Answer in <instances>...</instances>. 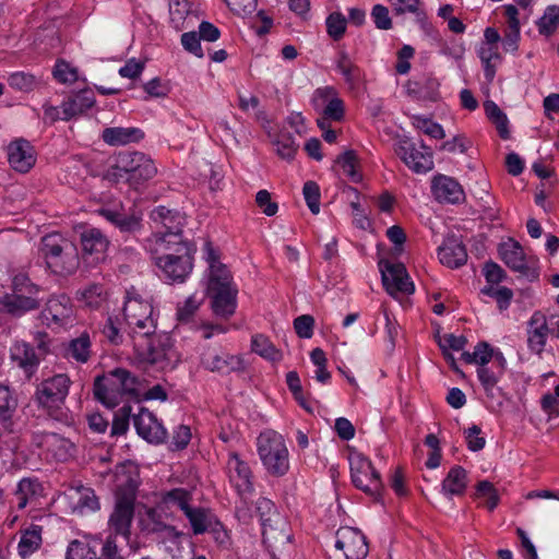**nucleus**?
<instances>
[{"label": "nucleus", "instance_id": "nucleus-1", "mask_svg": "<svg viewBox=\"0 0 559 559\" xmlns=\"http://www.w3.org/2000/svg\"><path fill=\"white\" fill-rule=\"evenodd\" d=\"M205 251L210 264L207 295L212 299L211 307L217 317L227 319L235 313L237 289L233 285L229 271L218 261L210 242L205 243Z\"/></svg>", "mask_w": 559, "mask_h": 559}, {"label": "nucleus", "instance_id": "nucleus-2", "mask_svg": "<svg viewBox=\"0 0 559 559\" xmlns=\"http://www.w3.org/2000/svg\"><path fill=\"white\" fill-rule=\"evenodd\" d=\"M152 259L164 277L173 283H182L193 267L192 248L188 242H165L162 238L155 240V246H148Z\"/></svg>", "mask_w": 559, "mask_h": 559}, {"label": "nucleus", "instance_id": "nucleus-3", "mask_svg": "<svg viewBox=\"0 0 559 559\" xmlns=\"http://www.w3.org/2000/svg\"><path fill=\"white\" fill-rule=\"evenodd\" d=\"M139 362L159 371L174 370L180 362V355L167 333L153 332L133 341Z\"/></svg>", "mask_w": 559, "mask_h": 559}, {"label": "nucleus", "instance_id": "nucleus-4", "mask_svg": "<svg viewBox=\"0 0 559 559\" xmlns=\"http://www.w3.org/2000/svg\"><path fill=\"white\" fill-rule=\"evenodd\" d=\"M41 252L48 269L61 276L73 274L80 265L76 246L58 234L41 239Z\"/></svg>", "mask_w": 559, "mask_h": 559}, {"label": "nucleus", "instance_id": "nucleus-5", "mask_svg": "<svg viewBox=\"0 0 559 559\" xmlns=\"http://www.w3.org/2000/svg\"><path fill=\"white\" fill-rule=\"evenodd\" d=\"M257 451L270 475L281 477L289 471V452L284 437L277 431H262L257 438Z\"/></svg>", "mask_w": 559, "mask_h": 559}, {"label": "nucleus", "instance_id": "nucleus-6", "mask_svg": "<svg viewBox=\"0 0 559 559\" xmlns=\"http://www.w3.org/2000/svg\"><path fill=\"white\" fill-rule=\"evenodd\" d=\"M136 488L138 481L131 477L118 485L114 510L108 519L109 533L121 535L123 538L131 537Z\"/></svg>", "mask_w": 559, "mask_h": 559}, {"label": "nucleus", "instance_id": "nucleus-7", "mask_svg": "<svg viewBox=\"0 0 559 559\" xmlns=\"http://www.w3.org/2000/svg\"><path fill=\"white\" fill-rule=\"evenodd\" d=\"M257 510L260 514L263 543L274 555V549H278L290 542L288 524L285 518L277 512L274 503L266 498L258 500Z\"/></svg>", "mask_w": 559, "mask_h": 559}, {"label": "nucleus", "instance_id": "nucleus-8", "mask_svg": "<svg viewBox=\"0 0 559 559\" xmlns=\"http://www.w3.org/2000/svg\"><path fill=\"white\" fill-rule=\"evenodd\" d=\"M257 510L260 514L263 543L274 555V549H278L290 542L288 524L285 518L277 512L274 503L266 498L258 500Z\"/></svg>", "mask_w": 559, "mask_h": 559}, {"label": "nucleus", "instance_id": "nucleus-9", "mask_svg": "<svg viewBox=\"0 0 559 559\" xmlns=\"http://www.w3.org/2000/svg\"><path fill=\"white\" fill-rule=\"evenodd\" d=\"M152 314L153 307L147 300L128 295L124 301L123 316L132 342L155 332L156 323Z\"/></svg>", "mask_w": 559, "mask_h": 559}, {"label": "nucleus", "instance_id": "nucleus-10", "mask_svg": "<svg viewBox=\"0 0 559 559\" xmlns=\"http://www.w3.org/2000/svg\"><path fill=\"white\" fill-rule=\"evenodd\" d=\"M350 475L354 486L380 501L384 486L371 461L359 452L349 455Z\"/></svg>", "mask_w": 559, "mask_h": 559}, {"label": "nucleus", "instance_id": "nucleus-11", "mask_svg": "<svg viewBox=\"0 0 559 559\" xmlns=\"http://www.w3.org/2000/svg\"><path fill=\"white\" fill-rule=\"evenodd\" d=\"M395 153L409 169L417 174H424L433 168L432 152L423 142L417 146L411 139L401 138L395 143Z\"/></svg>", "mask_w": 559, "mask_h": 559}, {"label": "nucleus", "instance_id": "nucleus-12", "mask_svg": "<svg viewBox=\"0 0 559 559\" xmlns=\"http://www.w3.org/2000/svg\"><path fill=\"white\" fill-rule=\"evenodd\" d=\"M499 255L508 267L521 275L527 277L530 281L538 278L537 261L526 259L521 245L509 239L499 246Z\"/></svg>", "mask_w": 559, "mask_h": 559}, {"label": "nucleus", "instance_id": "nucleus-13", "mask_svg": "<svg viewBox=\"0 0 559 559\" xmlns=\"http://www.w3.org/2000/svg\"><path fill=\"white\" fill-rule=\"evenodd\" d=\"M151 218L154 223L159 224L165 230L155 233L146 240V247L155 246V240L162 238L165 242L182 241V222L183 217L165 206H157L151 212Z\"/></svg>", "mask_w": 559, "mask_h": 559}, {"label": "nucleus", "instance_id": "nucleus-14", "mask_svg": "<svg viewBox=\"0 0 559 559\" xmlns=\"http://www.w3.org/2000/svg\"><path fill=\"white\" fill-rule=\"evenodd\" d=\"M37 349L39 354L35 352L31 344L23 341H16L10 347V359L12 364L24 372L26 379H31L37 371L40 362V355L48 353L46 342H38Z\"/></svg>", "mask_w": 559, "mask_h": 559}, {"label": "nucleus", "instance_id": "nucleus-15", "mask_svg": "<svg viewBox=\"0 0 559 559\" xmlns=\"http://www.w3.org/2000/svg\"><path fill=\"white\" fill-rule=\"evenodd\" d=\"M379 266L383 285L391 296L395 297L397 294L409 295L414 293V284L411 282L403 263L381 261Z\"/></svg>", "mask_w": 559, "mask_h": 559}, {"label": "nucleus", "instance_id": "nucleus-16", "mask_svg": "<svg viewBox=\"0 0 559 559\" xmlns=\"http://www.w3.org/2000/svg\"><path fill=\"white\" fill-rule=\"evenodd\" d=\"M335 547L344 551L346 559H365L369 554L366 536L358 528L343 526L336 531Z\"/></svg>", "mask_w": 559, "mask_h": 559}, {"label": "nucleus", "instance_id": "nucleus-17", "mask_svg": "<svg viewBox=\"0 0 559 559\" xmlns=\"http://www.w3.org/2000/svg\"><path fill=\"white\" fill-rule=\"evenodd\" d=\"M201 364L205 369L222 374L242 371L245 369L243 360L240 356L230 355L215 347H207L203 352Z\"/></svg>", "mask_w": 559, "mask_h": 559}, {"label": "nucleus", "instance_id": "nucleus-18", "mask_svg": "<svg viewBox=\"0 0 559 559\" xmlns=\"http://www.w3.org/2000/svg\"><path fill=\"white\" fill-rule=\"evenodd\" d=\"M132 418L136 432L143 439L152 443H163L166 440V429L147 408L140 407Z\"/></svg>", "mask_w": 559, "mask_h": 559}, {"label": "nucleus", "instance_id": "nucleus-19", "mask_svg": "<svg viewBox=\"0 0 559 559\" xmlns=\"http://www.w3.org/2000/svg\"><path fill=\"white\" fill-rule=\"evenodd\" d=\"M227 469L231 484L241 497L253 492L251 468L236 452L229 453Z\"/></svg>", "mask_w": 559, "mask_h": 559}, {"label": "nucleus", "instance_id": "nucleus-20", "mask_svg": "<svg viewBox=\"0 0 559 559\" xmlns=\"http://www.w3.org/2000/svg\"><path fill=\"white\" fill-rule=\"evenodd\" d=\"M94 397L108 408H114L120 403L123 396L115 369L106 376H98L94 381Z\"/></svg>", "mask_w": 559, "mask_h": 559}, {"label": "nucleus", "instance_id": "nucleus-21", "mask_svg": "<svg viewBox=\"0 0 559 559\" xmlns=\"http://www.w3.org/2000/svg\"><path fill=\"white\" fill-rule=\"evenodd\" d=\"M10 166L21 173H28L36 163L34 146L25 139H16L8 145Z\"/></svg>", "mask_w": 559, "mask_h": 559}, {"label": "nucleus", "instance_id": "nucleus-22", "mask_svg": "<svg viewBox=\"0 0 559 559\" xmlns=\"http://www.w3.org/2000/svg\"><path fill=\"white\" fill-rule=\"evenodd\" d=\"M431 190L436 200L441 203L459 204L465 199L464 190L459 181L445 175L433 177Z\"/></svg>", "mask_w": 559, "mask_h": 559}, {"label": "nucleus", "instance_id": "nucleus-23", "mask_svg": "<svg viewBox=\"0 0 559 559\" xmlns=\"http://www.w3.org/2000/svg\"><path fill=\"white\" fill-rule=\"evenodd\" d=\"M99 214L122 233H133L141 226V217L133 212H127L122 204L115 207H103L99 210Z\"/></svg>", "mask_w": 559, "mask_h": 559}, {"label": "nucleus", "instance_id": "nucleus-24", "mask_svg": "<svg viewBox=\"0 0 559 559\" xmlns=\"http://www.w3.org/2000/svg\"><path fill=\"white\" fill-rule=\"evenodd\" d=\"M438 257L440 262L450 269H457L467 261L466 248L455 236L443 241L438 248Z\"/></svg>", "mask_w": 559, "mask_h": 559}, {"label": "nucleus", "instance_id": "nucleus-25", "mask_svg": "<svg viewBox=\"0 0 559 559\" xmlns=\"http://www.w3.org/2000/svg\"><path fill=\"white\" fill-rule=\"evenodd\" d=\"M70 379L60 373L45 380L40 388V402L43 404L63 402L69 393Z\"/></svg>", "mask_w": 559, "mask_h": 559}, {"label": "nucleus", "instance_id": "nucleus-26", "mask_svg": "<svg viewBox=\"0 0 559 559\" xmlns=\"http://www.w3.org/2000/svg\"><path fill=\"white\" fill-rule=\"evenodd\" d=\"M549 333L548 322L544 314L534 312L528 321L527 344L532 352L540 354L546 345Z\"/></svg>", "mask_w": 559, "mask_h": 559}, {"label": "nucleus", "instance_id": "nucleus-27", "mask_svg": "<svg viewBox=\"0 0 559 559\" xmlns=\"http://www.w3.org/2000/svg\"><path fill=\"white\" fill-rule=\"evenodd\" d=\"M39 307V301L32 295L7 294L0 298V309L14 317H21L25 312Z\"/></svg>", "mask_w": 559, "mask_h": 559}, {"label": "nucleus", "instance_id": "nucleus-28", "mask_svg": "<svg viewBox=\"0 0 559 559\" xmlns=\"http://www.w3.org/2000/svg\"><path fill=\"white\" fill-rule=\"evenodd\" d=\"M144 138V132L135 127H110L103 130V141L111 146L138 143Z\"/></svg>", "mask_w": 559, "mask_h": 559}, {"label": "nucleus", "instance_id": "nucleus-29", "mask_svg": "<svg viewBox=\"0 0 559 559\" xmlns=\"http://www.w3.org/2000/svg\"><path fill=\"white\" fill-rule=\"evenodd\" d=\"M93 91L83 90L61 105L62 120H70L73 117L84 114L95 105Z\"/></svg>", "mask_w": 559, "mask_h": 559}, {"label": "nucleus", "instance_id": "nucleus-30", "mask_svg": "<svg viewBox=\"0 0 559 559\" xmlns=\"http://www.w3.org/2000/svg\"><path fill=\"white\" fill-rule=\"evenodd\" d=\"M192 500V495L185 488H174L158 493L157 508L164 512L177 508L185 512Z\"/></svg>", "mask_w": 559, "mask_h": 559}, {"label": "nucleus", "instance_id": "nucleus-31", "mask_svg": "<svg viewBox=\"0 0 559 559\" xmlns=\"http://www.w3.org/2000/svg\"><path fill=\"white\" fill-rule=\"evenodd\" d=\"M334 95L335 91L332 87L318 88L314 92L313 102H328L323 116L334 121H341L345 114L344 102Z\"/></svg>", "mask_w": 559, "mask_h": 559}, {"label": "nucleus", "instance_id": "nucleus-32", "mask_svg": "<svg viewBox=\"0 0 559 559\" xmlns=\"http://www.w3.org/2000/svg\"><path fill=\"white\" fill-rule=\"evenodd\" d=\"M467 488V472L460 465L453 466L441 484V491L447 497L463 496Z\"/></svg>", "mask_w": 559, "mask_h": 559}, {"label": "nucleus", "instance_id": "nucleus-33", "mask_svg": "<svg viewBox=\"0 0 559 559\" xmlns=\"http://www.w3.org/2000/svg\"><path fill=\"white\" fill-rule=\"evenodd\" d=\"M46 320L61 324L72 314V306L69 297L66 295L52 296L48 299L43 312Z\"/></svg>", "mask_w": 559, "mask_h": 559}, {"label": "nucleus", "instance_id": "nucleus-34", "mask_svg": "<svg viewBox=\"0 0 559 559\" xmlns=\"http://www.w3.org/2000/svg\"><path fill=\"white\" fill-rule=\"evenodd\" d=\"M92 356V341L87 332L72 338L66 348V357L76 362L85 364Z\"/></svg>", "mask_w": 559, "mask_h": 559}, {"label": "nucleus", "instance_id": "nucleus-35", "mask_svg": "<svg viewBox=\"0 0 559 559\" xmlns=\"http://www.w3.org/2000/svg\"><path fill=\"white\" fill-rule=\"evenodd\" d=\"M130 538H123L121 535L108 533L103 542L100 549L102 559H127L128 544Z\"/></svg>", "mask_w": 559, "mask_h": 559}, {"label": "nucleus", "instance_id": "nucleus-36", "mask_svg": "<svg viewBox=\"0 0 559 559\" xmlns=\"http://www.w3.org/2000/svg\"><path fill=\"white\" fill-rule=\"evenodd\" d=\"M81 245L85 254H102L109 245L106 236L97 228H90L82 233Z\"/></svg>", "mask_w": 559, "mask_h": 559}, {"label": "nucleus", "instance_id": "nucleus-37", "mask_svg": "<svg viewBox=\"0 0 559 559\" xmlns=\"http://www.w3.org/2000/svg\"><path fill=\"white\" fill-rule=\"evenodd\" d=\"M72 499L75 500V504L73 507L74 511L78 510L80 513H84L86 511H97L100 508L99 500L95 495V491L88 487H79L73 491Z\"/></svg>", "mask_w": 559, "mask_h": 559}, {"label": "nucleus", "instance_id": "nucleus-38", "mask_svg": "<svg viewBox=\"0 0 559 559\" xmlns=\"http://www.w3.org/2000/svg\"><path fill=\"white\" fill-rule=\"evenodd\" d=\"M41 544V526L32 525L25 530L19 542V554L25 558L36 551Z\"/></svg>", "mask_w": 559, "mask_h": 559}, {"label": "nucleus", "instance_id": "nucleus-39", "mask_svg": "<svg viewBox=\"0 0 559 559\" xmlns=\"http://www.w3.org/2000/svg\"><path fill=\"white\" fill-rule=\"evenodd\" d=\"M19 405L17 396L9 385L0 383V423L11 421Z\"/></svg>", "mask_w": 559, "mask_h": 559}, {"label": "nucleus", "instance_id": "nucleus-40", "mask_svg": "<svg viewBox=\"0 0 559 559\" xmlns=\"http://www.w3.org/2000/svg\"><path fill=\"white\" fill-rule=\"evenodd\" d=\"M484 108L487 117L492 121V123H495L499 135L503 140H508L510 138V131L506 114L492 100H486L484 103Z\"/></svg>", "mask_w": 559, "mask_h": 559}, {"label": "nucleus", "instance_id": "nucleus-41", "mask_svg": "<svg viewBox=\"0 0 559 559\" xmlns=\"http://www.w3.org/2000/svg\"><path fill=\"white\" fill-rule=\"evenodd\" d=\"M538 33L546 37L551 36L559 27V7L548 5L544 14L536 22Z\"/></svg>", "mask_w": 559, "mask_h": 559}, {"label": "nucleus", "instance_id": "nucleus-42", "mask_svg": "<svg viewBox=\"0 0 559 559\" xmlns=\"http://www.w3.org/2000/svg\"><path fill=\"white\" fill-rule=\"evenodd\" d=\"M273 144L276 147L277 155L281 158L288 160L294 158L299 147V144L296 142L295 136L287 131H281L273 141Z\"/></svg>", "mask_w": 559, "mask_h": 559}, {"label": "nucleus", "instance_id": "nucleus-43", "mask_svg": "<svg viewBox=\"0 0 559 559\" xmlns=\"http://www.w3.org/2000/svg\"><path fill=\"white\" fill-rule=\"evenodd\" d=\"M344 174L348 177L352 182H360L362 179L361 174L357 170L358 157L354 150H347L336 158Z\"/></svg>", "mask_w": 559, "mask_h": 559}, {"label": "nucleus", "instance_id": "nucleus-44", "mask_svg": "<svg viewBox=\"0 0 559 559\" xmlns=\"http://www.w3.org/2000/svg\"><path fill=\"white\" fill-rule=\"evenodd\" d=\"M80 296L85 306L97 309L107 300V290L102 284H91L80 292Z\"/></svg>", "mask_w": 559, "mask_h": 559}, {"label": "nucleus", "instance_id": "nucleus-45", "mask_svg": "<svg viewBox=\"0 0 559 559\" xmlns=\"http://www.w3.org/2000/svg\"><path fill=\"white\" fill-rule=\"evenodd\" d=\"M183 513L189 520L195 535L203 534L212 524L209 512L203 508H191L189 506Z\"/></svg>", "mask_w": 559, "mask_h": 559}, {"label": "nucleus", "instance_id": "nucleus-46", "mask_svg": "<svg viewBox=\"0 0 559 559\" xmlns=\"http://www.w3.org/2000/svg\"><path fill=\"white\" fill-rule=\"evenodd\" d=\"M251 348L254 353L265 359L272 361H278L282 359L281 352L276 349L271 341L262 334H257L252 337Z\"/></svg>", "mask_w": 559, "mask_h": 559}, {"label": "nucleus", "instance_id": "nucleus-47", "mask_svg": "<svg viewBox=\"0 0 559 559\" xmlns=\"http://www.w3.org/2000/svg\"><path fill=\"white\" fill-rule=\"evenodd\" d=\"M141 152H122L118 155L115 169L119 173H124L130 181L134 170H136L138 162L141 160Z\"/></svg>", "mask_w": 559, "mask_h": 559}, {"label": "nucleus", "instance_id": "nucleus-48", "mask_svg": "<svg viewBox=\"0 0 559 559\" xmlns=\"http://www.w3.org/2000/svg\"><path fill=\"white\" fill-rule=\"evenodd\" d=\"M115 373L123 395L136 396L139 394L140 381L136 376L123 368H116Z\"/></svg>", "mask_w": 559, "mask_h": 559}, {"label": "nucleus", "instance_id": "nucleus-49", "mask_svg": "<svg viewBox=\"0 0 559 559\" xmlns=\"http://www.w3.org/2000/svg\"><path fill=\"white\" fill-rule=\"evenodd\" d=\"M66 559H102L88 544L78 539L72 540L66 554Z\"/></svg>", "mask_w": 559, "mask_h": 559}, {"label": "nucleus", "instance_id": "nucleus-50", "mask_svg": "<svg viewBox=\"0 0 559 559\" xmlns=\"http://www.w3.org/2000/svg\"><path fill=\"white\" fill-rule=\"evenodd\" d=\"M157 173L153 159L142 153L141 160L138 162L136 170L131 176V182H139L152 179Z\"/></svg>", "mask_w": 559, "mask_h": 559}, {"label": "nucleus", "instance_id": "nucleus-51", "mask_svg": "<svg viewBox=\"0 0 559 559\" xmlns=\"http://www.w3.org/2000/svg\"><path fill=\"white\" fill-rule=\"evenodd\" d=\"M502 374L503 373L497 370L493 366L486 365L477 369L478 379L481 385L484 386V390L486 391L487 395H492V390L497 385Z\"/></svg>", "mask_w": 559, "mask_h": 559}, {"label": "nucleus", "instance_id": "nucleus-52", "mask_svg": "<svg viewBox=\"0 0 559 559\" xmlns=\"http://www.w3.org/2000/svg\"><path fill=\"white\" fill-rule=\"evenodd\" d=\"M337 69L343 74L345 81L352 86L359 80L360 70L352 62L346 52H341L337 60Z\"/></svg>", "mask_w": 559, "mask_h": 559}, {"label": "nucleus", "instance_id": "nucleus-53", "mask_svg": "<svg viewBox=\"0 0 559 559\" xmlns=\"http://www.w3.org/2000/svg\"><path fill=\"white\" fill-rule=\"evenodd\" d=\"M475 498H485L489 511H492L499 503L498 491L488 480H481L476 485Z\"/></svg>", "mask_w": 559, "mask_h": 559}, {"label": "nucleus", "instance_id": "nucleus-54", "mask_svg": "<svg viewBox=\"0 0 559 559\" xmlns=\"http://www.w3.org/2000/svg\"><path fill=\"white\" fill-rule=\"evenodd\" d=\"M412 119L413 126L425 134L433 139H443L445 136L444 130L439 123L421 116H413Z\"/></svg>", "mask_w": 559, "mask_h": 559}, {"label": "nucleus", "instance_id": "nucleus-55", "mask_svg": "<svg viewBox=\"0 0 559 559\" xmlns=\"http://www.w3.org/2000/svg\"><path fill=\"white\" fill-rule=\"evenodd\" d=\"M326 32L334 39L340 40L346 32V19L340 12H333L326 17Z\"/></svg>", "mask_w": 559, "mask_h": 559}, {"label": "nucleus", "instance_id": "nucleus-56", "mask_svg": "<svg viewBox=\"0 0 559 559\" xmlns=\"http://www.w3.org/2000/svg\"><path fill=\"white\" fill-rule=\"evenodd\" d=\"M9 85L22 92L33 91L37 85V80L33 74L25 72H15L9 76Z\"/></svg>", "mask_w": 559, "mask_h": 559}, {"label": "nucleus", "instance_id": "nucleus-57", "mask_svg": "<svg viewBox=\"0 0 559 559\" xmlns=\"http://www.w3.org/2000/svg\"><path fill=\"white\" fill-rule=\"evenodd\" d=\"M131 416V406H122L116 414L111 425V436H122L127 432L129 427V419Z\"/></svg>", "mask_w": 559, "mask_h": 559}, {"label": "nucleus", "instance_id": "nucleus-58", "mask_svg": "<svg viewBox=\"0 0 559 559\" xmlns=\"http://www.w3.org/2000/svg\"><path fill=\"white\" fill-rule=\"evenodd\" d=\"M52 73L60 83L71 84L78 80V69L63 60L56 63Z\"/></svg>", "mask_w": 559, "mask_h": 559}, {"label": "nucleus", "instance_id": "nucleus-59", "mask_svg": "<svg viewBox=\"0 0 559 559\" xmlns=\"http://www.w3.org/2000/svg\"><path fill=\"white\" fill-rule=\"evenodd\" d=\"M302 193L306 203L312 214L320 212V188L314 181H307L304 185Z\"/></svg>", "mask_w": 559, "mask_h": 559}, {"label": "nucleus", "instance_id": "nucleus-60", "mask_svg": "<svg viewBox=\"0 0 559 559\" xmlns=\"http://www.w3.org/2000/svg\"><path fill=\"white\" fill-rule=\"evenodd\" d=\"M102 333L112 345H119L123 342V334L118 319L108 317L102 328Z\"/></svg>", "mask_w": 559, "mask_h": 559}, {"label": "nucleus", "instance_id": "nucleus-61", "mask_svg": "<svg viewBox=\"0 0 559 559\" xmlns=\"http://www.w3.org/2000/svg\"><path fill=\"white\" fill-rule=\"evenodd\" d=\"M190 12L188 0H169V13L171 22L179 27Z\"/></svg>", "mask_w": 559, "mask_h": 559}, {"label": "nucleus", "instance_id": "nucleus-62", "mask_svg": "<svg viewBox=\"0 0 559 559\" xmlns=\"http://www.w3.org/2000/svg\"><path fill=\"white\" fill-rule=\"evenodd\" d=\"M202 304V299H198L195 295L189 296L182 305L177 308V318L181 322L189 321L197 312Z\"/></svg>", "mask_w": 559, "mask_h": 559}, {"label": "nucleus", "instance_id": "nucleus-63", "mask_svg": "<svg viewBox=\"0 0 559 559\" xmlns=\"http://www.w3.org/2000/svg\"><path fill=\"white\" fill-rule=\"evenodd\" d=\"M314 318L302 314L294 320V329L300 338H310L313 335Z\"/></svg>", "mask_w": 559, "mask_h": 559}, {"label": "nucleus", "instance_id": "nucleus-64", "mask_svg": "<svg viewBox=\"0 0 559 559\" xmlns=\"http://www.w3.org/2000/svg\"><path fill=\"white\" fill-rule=\"evenodd\" d=\"M371 17L378 29L388 31L392 28V20L389 15V9L382 4L373 5L371 10Z\"/></svg>", "mask_w": 559, "mask_h": 559}]
</instances>
